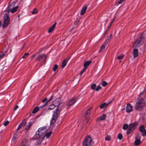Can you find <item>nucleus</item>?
<instances>
[{"label":"nucleus","mask_w":146,"mask_h":146,"mask_svg":"<svg viewBox=\"0 0 146 146\" xmlns=\"http://www.w3.org/2000/svg\"><path fill=\"white\" fill-rule=\"evenodd\" d=\"M145 105V101L143 98H141L138 100L135 106L136 110L141 111Z\"/></svg>","instance_id":"f257e3e1"},{"label":"nucleus","mask_w":146,"mask_h":146,"mask_svg":"<svg viewBox=\"0 0 146 146\" xmlns=\"http://www.w3.org/2000/svg\"><path fill=\"white\" fill-rule=\"evenodd\" d=\"M62 109V107H58L56 110L54 111V113L52 117L51 121V123L54 124L56 120L58 117V115Z\"/></svg>","instance_id":"f03ea898"},{"label":"nucleus","mask_w":146,"mask_h":146,"mask_svg":"<svg viewBox=\"0 0 146 146\" xmlns=\"http://www.w3.org/2000/svg\"><path fill=\"white\" fill-rule=\"evenodd\" d=\"M84 146H93L94 142H93L91 138L88 136L86 137L82 143Z\"/></svg>","instance_id":"7ed1b4c3"},{"label":"nucleus","mask_w":146,"mask_h":146,"mask_svg":"<svg viewBox=\"0 0 146 146\" xmlns=\"http://www.w3.org/2000/svg\"><path fill=\"white\" fill-rule=\"evenodd\" d=\"M46 57L47 56L46 55L42 54L38 55L36 57L35 60L38 61H39L42 60V61L40 62L41 65H42V64H45Z\"/></svg>","instance_id":"20e7f679"},{"label":"nucleus","mask_w":146,"mask_h":146,"mask_svg":"<svg viewBox=\"0 0 146 146\" xmlns=\"http://www.w3.org/2000/svg\"><path fill=\"white\" fill-rule=\"evenodd\" d=\"M15 3L13 2L9 5L7 9L8 12H10L12 13H13L16 12L18 9L19 6H16L15 7Z\"/></svg>","instance_id":"39448f33"},{"label":"nucleus","mask_w":146,"mask_h":146,"mask_svg":"<svg viewBox=\"0 0 146 146\" xmlns=\"http://www.w3.org/2000/svg\"><path fill=\"white\" fill-rule=\"evenodd\" d=\"M137 124L136 123H134L129 125V128L127 131V134H130L137 126Z\"/></svg>","instance_id":"423d86ee"},{"label":"nucleus","mask_w":146,"mask_h":146,"mask_svg":"<svg viewBox=\"0 0 146 146\" xmlns=\"http://www.w3.org/2000/svg\"><path fill=\"white\" fill-rule=\"evenodd\" d=\"M45 137L44 135L42 134L38 131L36 132V134L34 136V138L36 139H40L43 140Z\"/></svg>","instance_id":"0eeeda50"},{"label":"nucleus","mask_w":146,"mask_h":146,"mask_svg":"<svg viewBox=\"0 0 146 146\" xmlns=\"http://www.w3.org/2000/svg\"><path fill=\"white\" fill-rule=\"evenodd\" d=\"M76 100V98H72L71 100L68 102L67 105H65L66 108H70L71 105H73L75 102Z\"/></svg>","instance_id":"6e6552de"},{"label":"nucleus","mask_w":146,"mask_h":146,"mask_svg":"<svg viewBox=\"0 0 146 146\" xmlns=\"http://www.w3.org/2000/svg\"><path fill=\"white\" fill-rule=\"evenodd\" d=\"M52 103L56 107H61L59 106V105L61 104V99L60 98H56L55 100L53 101Z\"/></svg>","instance_id":"1a4fd4ad"},{"label":"nucleus","mask_w":146,"mask_h":146,"mask_svg":"<svg viewBox=\"0 0 146 146\" xmlns=\"http://www.w3.org/2000/svg\"><path fill=\"white\" fill-rule=\"evenodd\" d=\"M10 23V19L9 17H7L4 20L2 27L3 28L7 27Z\"/></svg>","instance_id":"9d476101"},{"label":"nucleus","mask_w":146,"mask_h":146,"mask_svg":"<svg viewBox=\"0 0 146 146\" xmlns=\"http://www.w3.org/2000/svg\"><path fill=\"white\" fill-rule=\"evenodd\" d=\"M143 43L142 39L136 41L133 44V46L134 47H138L140 46Z\"/></svg>","instance_id":"9b49d317"},{"label":"nucleus","mask_w":146,"mask_h":146,"mask_svg":"<svg viewBox=\"0 0 146 146\" xmlns=\"http://www.w3.org/2000/svg\"><path fill=\"white\" fill-rule=\"evenodd\" d=\"M140 139V137L137 134L135 137V141L134 142L136 146L139 145L140 144L141 142Z\"/></svg>","instance_id":"f8f14e48"},{"label":"nucleus","mask_w":146,"mask_h":146,"mask_svg":"<svg viewBox=\"0 0 146 146\" xmlns=\"http://www.w3.org/2000/svg\"><path fill=\"white\" fill-rule=\"evenodd\" d=\"M133 110L132 106L130 104H127L126 108V111L127 113H129Z\"/></svg>","instance_id":"ddd939ff"},{"label":"nucleus","mask_w":146,"mask_h":146,"mask_svg":"<svg viewBox=\"0 0 146 146\" xmlns=\"http://www.w3.org/2000/svg\"><path fill=\"white\" fill-rule=\"evenodd\" d=\"M46 128L45 127H42L39 128L38 131L42 135H44L46 131Z\"/></svg>","instance_id":"4468645a"},{"label":"nucleus","mask_w":146,"mask_h":146,"mask_svg":"<svg viewBox=\"0 0 146 146\" xmlns=\"http://www.w3.org/2000/svg\"><path fill=\"white\" fill-rule=\"evenodd\" d=\"M87 8V7L86 6H84L81 9V12L80 13V14L81 15H83L84 14Z\"/></svg>","instance_id":"2eb2a0df"},{"label":"nucleus","mask_w":146,"mask_h":146,"mask_svg":"<svg viewBox=\"0 0 146 146\" xmlns=\"http://www.w3.org/2000/svg\"><path fill=\"white\" fill-rule=\"evenodd\" d=\"M18 132H16L15 133V134L14 135L13 138L12 140L14 143H15L18 138Z\"/></svg>","instance_id":"dca6fc26"},{"label":"nucleus","mask_w":146,"mask_h":146,"mask_svg":"<svg viewBox=\"0 0 146 146\" xmlns=\"http://www.w3.org/2000/svg\"><path fill=\"white\" fill-rule=\"evenodd\" d=\"M133 54L134 58H135L137 57L138 56V50L136 49H134L133 52Z\"/></svg>","instance_id":"f3484780"},{"label":"nucleus","mask_w":146,"mask_h":146,"mask_svg":"<svg viewBox=\"0 0 146 146\" xmlns=\"http://www.w3.org/2000/svg\"><path fill=\"white\" fill-rule=\"evenodd\" d=\"M106 115L105 114H103L102 115L99 117L97 119L98 121H100L105 120L106 118Z\"/></svg>","instance_id":"a211bd4d"},{"label":"nucleus","mask_w":146,"mask_h":146,"mask_svg":"<svg viewBox=\"0 0 146 146\" xmlns=\"http://www.w3.org/2000/svg\"><path fill=\"white\" fill-rule=\"evenodd\" d=\"M56 24V23H54V25H53L51 27H50L49 29V30L48 31V33H50L53 31V30L55 28Z\"/></svg>","instance_id":"6ab92c4d"},{"label":"nucleus","mask_w":146,"mask_h":146,"mask_svg":"<svg viewBox=\"0 0 146 146\" xmlns=\"http://www.w3.org/2000/svg\"><path fill=\"white\" fill-rule=\"evenodd\" d=\"M68 58H66V59H64V60L61 66L62 68H64L65 66H66V63L68 62Z\"/></svg>","instance_id":"aec40b11"},{"label":"nucleus","mask_w":146,"mask_h":146,"mask_svg":"<svg viewBox=\"0 0 146 146\" xmlns=\"http://www.w3.org/2000/svg\"><path fill=\"white\" fill-rule=\"evenodd\" d=\"M34 123V122H29L28 125L26 126L25 129L27 130H28L30 128L31 125L33 124Z\"/></svg>","instance_id":"412c9836"},{"label":"nucleus","mask_w":146,"mask_h":146,"mask_svg":"<svg viewBox=\"0 0 146 146\" xmlns=\"http://www.w3.org/2000/svg\"><path fill=\"white\" fill-rule=\"evenodd\" d=\"M91 60H88L85 62L84 63V67H87V66L91 63Z\"/></svg>","instance_id":"4be33fe9"},{"label":"nucleus","mask_w":146,"mask_h":146,"mask_svg":"<svg viewBox=\"0 0 146 146\" xmlns=\"http://www.w3.org/2000/svg\"><path fill=\"white\" fill-rule=\"evenodd\" d=\"M109 104V103L107 104L106 103H104L100 106V108L101 109L106 108Z\"/></svg>","instance_id":"5701e85b"},{"label":"nucleus","mask_w":146,"mask_h":146,"mask_svg":"<svg viewBox=\"0 0 146 146\" xmlns=\"http://www.w3.org/2000/svg\"><path fill=\"white\" fill-rule=\"evenodd\" d=\"M56 107L52 103V104L49 106L48 108V110H52L54 109V108Z\"/></svg>","instance_id":"b1692460"},{"label":"nucleus","mask_w":146,"mask_h":146,"mask_svg":"<svg viewBox=\"0 0 146 146\" xmlns=\"http://www.w3.org/2000/svg\"><path fill=\"white\" fill-rule=\"evenodd\" d=\"M139 130V131L142 133L146 131L143 125L141 126L140 127Z\"/></svg>","instance_id":"393cba45"},{"label":"nucleus","mask_w":146,"mask_h":146,"mask_svg":"<svg viewBox=\"0 0 146 146\" xmlns=\"http://www.w3.org/2000/svg\"><path fill=\"white\" fill-rule=\"evenodd\" d=\"M92 108H90L86 112V115L88 116L90 114V110L92 109Z\"/></svg>","instance_id":"a878e982"},{"label":"nucleus","mask_w":146,"mask_h":146,"mask_svg":"<svg viewBox=\"0 0 146 146\" xmlns=\"http://www.w3.org/2000/svg\"><path fill=\"white\" fill-rule=\"evenodd\" d=\"M39 107H35L32 111V113L34 114L37 112L39 110Z\"/></svg>","instance_id":"bb28decb"},{"label":"nucleus","mask_w":146,"mask_h":146,"mask_svg":"<svg viewBox=\"0 0 146 146\" xmlns=\"http://www.w3.org/2000/svg\"><path fill=\"white\" fill-rule=\"evenodd\" d=\"M26 124V121L25 120H23L19 124L22 126H24Z\"/></svg>","instance_id":"cd10ccee"},{"label":"nucleus","mask_w":146,"mask_h":146,"mask_svg":"<svg viewBox=\"0 0 146 146\" xmlns=\"http://www.w3.org/2000/svg\"><path fill=\"white\" fill-rule=\"evenodd\" d=\"M52 134V132L51 131H50L48 133H46L44 135H45V137L46 136V138H48Z\"/></svg>","instance_id":"c85d7f7f"},{"label":"nucleus","mask_w":146,"mask_h":146,"mask_svg":"<svg viewBox=\"0 0 146 146\" xmlns=\"http://www.w3.org/2000/svg\"><path fill=\"white\" fill-rule=\"evenodd\" d=\"M105 45L104 44H103L101 46V48L100 49V50L99 51V52H102L103 50L105 48Z\"/></svg>","instance_id":"c756f323"},{"label":"nucleus","mask_w":146,"mask_h":146,"mask_svg":"<svg viewBox=\"0 0 146 146\" xmlns=\"http://www.w3.org/2000/svg\"><path fill=\"white\" fill-rule=\"evenodd\" d=\"M96 85L95 84H93L91 86V88L93 90H96Z\"/></svg>","instance_id":"7c9ffc66"},{"label":"nucleus","mask_w":146,"mask_h":146,"mask_svg":"<svg viewBox=\"0 0 146 146\" xmlns=\"http://www.w3.org/2000/svg\"><path fill=\"white\" fill-rule=\"evenodd\" d=\"M105 139L106 141H110L111 140V137L110 135H107L105 138Z\"/></svg>","instance_id":"2f4dec72"},{"label":"nucleus","mask_w":146,"mask_h":146,"mask_svg":"<svg viewBox=\"0 0 146 146\" xmlns=\"http://www.w3.org/2000/svg\"><path fill=\"white\" fill-rule=\"evenodd\" d=\"M124 55L123 54H121L118 56L117 58L119 60H121L123 58Z\"/></svg>","instance_id":"473e14b6"},{"label":"nucleus","mask_w":146,"mask_h":146,"mask_svg":"<svg viewBox=\"0 0 146 146\" xmlns=\"http://www.w3.org/2000/svg\"><path fill=\"white\" fill-rule=\"evenodd\" d=\"M112 36V34H111L110 35V36L108 37V38H107V39L106 40V41L107 42H108L110 41V39L111 38Z\"/></svg>","instance_id":"72a5a7b5"},{"label":"nucleus","mask_w":146,"mask_h":146,"mask_svg":"<svg viewBox=\"0 0 146 146\" xmlns=\"http://www.w3.org/2000/svg\"><path fill=\"white\" fill-rule=\"evenodd\" d=\"M20 146H28V145L27 144L26 141H23Z\"/></svg>","instance_id":"f704fd0d"},{"label":"nucleus","mask_w":146,"mask_h":146,"mask_svg":"<svg viewBox=\"0 0 146 146\" xmlns=\"http://www.w3.org/2000/svg\"><path fill=\"white\" fill-rule=\"evenodd\" d=\"M58 66L56 64H55L53 68V70L54 71H55L58 68Z\"/></svg>","instance_id":"c9c22d12"},{"label":"nucleus","mask_w":146,"mask_h":146,"mask_svg":"<svg viewBox=\"0 0 146 146\" xmlns=\"http://www.w3.org/2000/svg\"><path fill=\"white\" fill-rule=\"evenodd\" d=\"M128 127V125L127 124H125L123 125V129H126Z\"/></svg>","instance_id":"e433bc0d"},{"label":"nucleus","mask_w":146,"mask_h":146,"mask_svg":"<svg viewBox=\"0 0 146 146\" xmlns=\"http://www.w3.org/2000/svg\"><path fill=\"white\" fill-rule=\"evenodd\" d=\"M38 12V11L36 8L34 9L33 11L32 12V13L33 14L36 13Z\"/></svg>","instance_id":"4c0bfd02"},{"label":"nucleus","mask_w":146,"mask_h":146,"mask_svg":"<svg viewBox=\"0 0 146 146\" xmlns=\"http://www.w3.org/2000/svg\"><path fill=\"white\" fill-rule=\"evenodd\" d=\"M108 83L106 82L105 81H102V85L103 86H105Z\"/></svg>","instance_id":"58836bf2"},{"label":"nucleus","mask_w":146,"mask_h":146,"mask_svg":"<svg viewBox=\"0 0 146 146\" xmlns=\"http://www.w3.org/2000/svg\"><path fill=\"white\" fill-rule=\"evenodd\" d=\"M102 86H98L97 88L96 89V90L97 91H98L102 89Z\"/></svg>","instance_id":"ea45409f"},{"label":"nucleus","mask_w":146,"mask_h":146,"mask_svg":"<svg viewBox=\"0 0 146 146\" xmlns=\"http://www.w3.org/2000/svg\"><path fill=\"white\" fill-rule=\"evenodd\" d=\"M90 120V118H89V116H85V121L86 123H88Z\"/></svg>","instance_id":"a19ab883"},{"label":"nucleus","mask_w":146,"mask_h":146,"mask_svg":"<svg viewBox=\"0 0 146 146\" xmlns=\"http://www.w3.org/2000/svg\"><path fill=\"white\" fill-rule=\"evenodd\" d=\"M118 139H119V140H121L123 138L122 135V134H119L118 136Z\"/></svg>","instance_id":"79ce46f5"},{"label":"nucleus","mask_w":146,"mask_h":146,"mask_svg":"<svg viewBox=\"0 0 146 146\" xmlns=\"http://www.w3.org/2000/svg\"><path fill=\"white\" fill-rule=\"evenodd\" d=\"M88 67H84V69L80 72V75H81L85 71Z\"/></svg>","instance_id":"37998d69"},{"label":"nucleus","mask_w":146,"mask_h":146,"mask_svg":"<svg viewBox=\"0 0 146 146\" xmlns=\"http://www.w3.org/2000/svg\"><path fill=\"white\" fill-rule=\"evenodd\" d=\"M29 54V53H28L25 54L22 57L23 58H25Z\"/></svg>","instance_id":"c03bdc74"},{"label":"nucleus","mask_w":146,"mask_h":146,"mask_svg":"<svg viewBox=\"0 0 146 146\" xmlns=\"http://www.w3.org/2000/svg\"><path fill=\"white\" fill-rule=\"evenodd\" d=\"M53 96H53V95L52 96L50 97V98L49 99V100L47 101V102L46 103H47V104L48 102H49L51 101L52 100V99Z\"/></svg>","instance_id":"a18cd8bd"},{"label":"nucleus","mask_w":146,"mask_h":146,"mask_svg":"<svg viewBox=\"0 0 146 146\" xmlns=\"http://www.w3.org/2000/svg\"><path fill=\"white\" fill-rule=\"evenodd\" d=\"M5 54L3 53L0 55V60L4 56Z\"/></svg>","instance_id":"49530a36"},{"label":"nucleus","mask_w":146,"mask_h":146,"mask_svg":"<svg viewBox=\"0 0 146 146\" xmlns=\"http://www.w3.org/2000/svg\"><path fill=\"white\" fill-rule=\"evenodd\" d=\"M9 121H7L5 122L4 123V125L5 126L7 125L9 123Z\"/></svg>","instance_id":"de8ad7c7"},{"label":"nucleus","mask_w":146,"mask_h":146,"mask_svg":"<svg viewBox=\"0 0 146 146\" xmlns=\"http://www.w3.org/2000/svg\"><path fill=\"white\" fill-rule=\"evenodd\" d=\"M142 135L143 136H145L146 135V130L142 132Z\"/></svg>","instance_id":"09e8293b"},{"label":"nucleus","mask_w":146,"mask_h":146,"mask_svg":"<svg viewBox=\"0 0 146 146\" xmlns=\"http://www.w3.org/2000/svg\"><path fill=\"white\" fill-rule=\"evenodd\" d=\"M36 55V54H34L32 55L31 57V59L32 60L35 57Z\"/></svg>","instance_id":"8fccbe9b"},{"label":"nucleus","mask_w":146,"mask_h":146,"mask_svg":"<svg viewBox=\"0 0 146 146\" xmlns=\"http://www.w3.org/2000/svg\"><path fill=\"white\" fill-rule=\"evenodd\" d=\"M47 103H46L45 104H44V105H42L41 106H40V108H44V107L45 106H46V105H47Z\"/></svg>","instance_id":"3c124183"},{"label":"nucleus","mask_w":146,"mask_h":146,"mask_svg":"<svg viewBox=\"0 0 146 146\" xmlns=\"http://www.w3.org/2000/svg\"><path fill=\"white\" fill-rule=\"evenodd\" d=\"M47 100V98H44V99H43L42 100V102L44 103Z\"/></svg>","instance_id":"603ef678"},{"label":"nucleus","mask_w":146,"mask_h":146,"mask_svg":"<svg viewBox=\"0 0 146 146\" xmlns=\"http://www.w3.org/2000/svg\"><path fill=\"white\" fill-rule=\"evenodd\" d=\"M125 0H120V1H118V3L121 4L123 2V1Z\"/></svg>","instance_id":"864d4df0"},{"label":"nucleus","mask_w":146,"mask_h":146,"mask_svg":"<svg viewBox=\"0 0 146 146\" xmlns=\"http://www.w3.org/2000/svg\"><path fill=\"white\" fill-rule=\"evenodd\" d=\"M18 108V106L17 105H16L14 108V110H15Z\"/></svg>","instance_id":"5fc2aeb1"},{"label":"nucleus","mask_w":146,"mask_h":146,"mask_svg":"<svg viewBox=\"0 0 146 146\" xmlns=\"http://www.w3.org/2000/svg\"><path fill=\"white\" fill-rule=\"evenodd\" d=\"M79 22V21L78 20V21H76L75 23V24H76V25H78V23Z\"/></svg>","instance_id":"6e6d98bb"},{"label":"nucleus","mask_w":146,"mask_h":146,"mask_svg":"<svg viewBox=\"0 0 146 146\" xmlns=\"http://www.w3.org/2000/svg\"><path fill=\"white\" fill-rule=\"evenodd\" d=\"M18 127H19L20 129H21L22 126L20 124H19Z\"/></svg>","instance_id":"4d7b16f0"},{"label":"nucleus","mask_w":146,"mask_h":146,"mask_svg":"<svg viewBox=\"0 0 146 146\" xmlns=\"http://www.w3.org/2000/svg\"><path fill=\"white\" fill-rule=\"evenodd\" d=\"M20 129V128L18 127L17 129V130H19Z\"/></svg>","instance_id":"13d9d810"},{"label":"nucleus","mask_w":146,"mask_h":146,"mask_svg":"<svg viewBox=\"0 0 146 146\" xmlns=\"http://www.w3.org/2000/svg\"><path fill=\"white\" fill-rule=\"evenodd\" d=\"M110 27H111L110 25L109 26H108V30H109V29H110Z\"/></svg>","instance_id":"bf43d9fd"},{"label":"nucleus","mask_w":146,"mask_h":146,"mask_svg":"<svg viewBox=\"0 0 146 146\" xmlns=\"http://www.w3.org/2000/svg\"><path fill=\"white\" fill-rule=\"evenodd\" d=\"M107 32L106 31L104 32V33L105 34V35L106 34V33H107Z\"/></svg>","instance_id":"052dcab7"},{"label":"nucleus","mask_w":146,"mask_h":146,"mask_svg":"<svg viewBox=\"0 0 146 146\" xmlns=\"http://www.w3.org/2000/svg\"><path fill=\"white\" fill-rule=\"evenodd\" d=\"M143 94V92L141 93L140 94V95H142Z\"/></svg>","instance_id":"680f3d73"},{"label":"nucleus","mask_w":146,"mask_h":146,"mask_svg":"<svg viewBox=\"0 0 146 146\" xmlns=\"http://www.w3.org/2000/svg\"><path fill=\"white\" fill-rule=\"evenodd\" d=\"M112 23H111V24H110V26H111V25H112Z\"/></svg>","instance_id":"e2e57ef3"},{"label":"nucleus","mask_w":146,"mask_h":146,"mask_svg":"<svg viewBox=\"0 0 146 146\" xmlns=\"http://www.w3.org/2000/svg\"><path fill=\"white\" fill-rule=\"evenodd\" d=\"M115 18H114V19H113V21H114V20H115Z\"/></svg>","instance_id":"0e129e2a"},{"label":"nucleus","mask_w":146,"mask_h":146,"mask_svg":"<svg viewBox=\"0 0 146 146\" xmlns=\"http://www.w3.org/2000/svg\"><path fill=\"white\" fill-rule=\"evenodd\" d=\"M113 20L111 23H113Z\"/></svg>","instance_id":"69168bd1"},{"label":"nucleus","mask_w":146,"mask_h":146,"mask_svg":"<svg viewBox=\"0 0 146 146\" xmlns=\"http://www.w3.org/2000/svg\"><path fill=\"white\" fill-rule=\"evenodd\" d=\"M108 29H107V30L106 31L107 32L108 31Z\"/></svg>","instance_id":"338daca9"}]
</instances>
